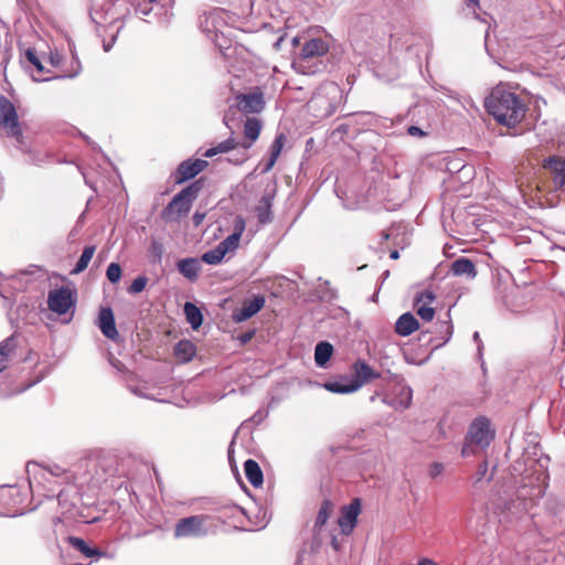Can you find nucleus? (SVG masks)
<instances>
[{
    "mask_svg": "<svg viewBox=\"0 0 565 565\" xmlns=\"http://www.w3.org/2000/svg\"><path fill=\"white\" fill-rule=\"evenodd\" d=\"M416 313L424 321H431L435 316V309L430 306H415Z\"/></svg>",
    "mask_w": 565,
    "mask_h": 565,
    "instance_id": "obj_43",
    "label": "nucleus"
},
{
    "mask_svg": "<svg viewBox=\"0 0 565 565\" xmlns=\"http://www.w3.org/2000/svg\"><path fill=\"white\" fill-rule=\"evenodd\" d=\"M285 141H286V136L284 134H278L276 136L274 142L270 146V157L264 168L265 172L269 171L275 166V163L281 152Z\"/></svg>",
    "mask_w": 565,
    "mask_h": 565,
    "instance_id": "obj_29",
    "label": "nucleus"
},
{
    "mask_svg": "<svg viewBox=\"0 0 565 565\" xmlns=\"http://www.w3.org/2000/svg\"><path fill=\"white\" fill-rule=\"evenodd\" d=\"M265 305L264 296H256L250 300H245L239 309L233 311V320L243 322L255 316Z\"/></svg>",
    "mask_w": 565,
    "mask_h": 565,
    "instance_id": "obj_17",
    "label": "nucleus"
},
{
    "mask_svg": "<svg viewBox=\"0 0 565 565\" xmlns=\"http://www.w3.org/2000/svg\"><path fill=\"white\" fill-rule=\"evenodd\" d=\"M331 545H332V547H333L335 551H338V550H339V543H338V541H337V539H335V537H332V540H331Z\"/></svg>",
    "mask_w": 565,
    "mask_h": 565,
    "instance_id": "obj_60",
    "label": "nucleus"
},
{
    "mask_svg": "<svg viewBox=\"0 0 565 565\" xmlns=\"http://www.w3.org/2000/svg\"><path fill=\"white\" fill-rule=\"evenodd\" d=\"M106 277L111 284H117L121 278V267L118 263H110L106 270Z\"/></svg>",
    "mask_w": 565,
    "mask_h": 565,
    "instance_id": "obj_40",
    "label": "nucleus"
},
{
    "mask_svg": "<svg viewBox=\"0 0 565 565\" xmlns=\"http://www.w3.org/2000/svg\"><path fill=\"white\" fill-rule=\"evenodd\" d=\"M68 544L75 548L76 551L81 552L84 556L88 558H100V557H108L113 558V554H108L107 552H104L97 547L89 546L86 541L82 537L77 536H67Z\"/></svg>",
    "mask_w": 565,
    "mask_h": 565,
    "instance_id": "obj_20",
    "label": "nucleus"
},
{
    "mask_svg": "<svg viewBox=\"0 0 565 565\" xmlns=\"http://www.w3.org/2000/svg\"><path fill=\"white\" fill-rule=\"evenodd\" d=\"M390 257L392 259H397L399 257V252L396 250V249L392 250L391 254H390Z\"/></svg>",
    "mask_w": 565,
    "mask_h": 565,
    "instance_id": "obj_59",
    "label": "nucleus"
},
{
    "mask_svg": "<svg viewBox=\"0 0 565 565\" xmlns=\"http://www.w3.org/2000/svg\"><path fill=\"white\" fill-rule=\"evenodd\" d=\"M71 53H72V57L74 60V62L77 64V66L79 67V60L74 51V49L71 47Z\"/></svg>",
    "mask_w": 565,
    "mask_h": 565,
    "instance_id": "obj_58",
    "label": "nucleus"
},
{
    "mask_svg": "<svg viewBox=\"0 0 565 565\" xmlns=\"http://www.w3.org/2000/svg\"><path fill=\"white\" fill-rule=\"evenodd\" d=\"M220 151L217 150V146L209 148L204 153L203 157L205 158H212L216 154H218Z\"/></svg>",
    "mask_w": 565,
    "mask_h": 565,
    "instance_id": "obj_55",
    "label": "nucleus"
},
{
    "mask_svg": "<svg viewBox=\"0 0 565 565\" xmlns=\"http://www.w3.org/2000/svg\"><path fill=\"white\" fill-rule=\"evenodd\" d=\"M494 437L490 428V420L487 417L476 418L469 426L465 444L461 449L462 457L476 455V448H487Z\"/></svg>",
    "mask_w": 565,
    "mask_h": 565,
    "instance_id": "obj_6",
    "label": "nucleus"
},
{
    "mask_svg": "<svg viewBox=\"0 0 565 565\" xmlns=\"http://www.w3.org/2000/svg\"><path fill=\"white\" fill-rule=\"evenodd\" d=\"M223 121H224V124L226 125V127L231 128V126H230V119H228V116H227V115H225V116H224Z\"/></svg>",
    "mask_w": 565,
    "mask_h": 565,
    "instance_id": "obj_64",
    "label": "nucleus"
},
{
    "mask_svg": "<svg viewBox=\"0 0 565 565\" xmlns=\"http://www.w3.org/2000/svg\"><path fill=\"white\" fill-rule=\"evenodd\" d=\"M0 296L4 299L10 298V292L8 291L7 286L2 281H0Z\"/></svg>",
    "mask_w": 565,
    "mask_h": 565,
    "instance_id": "obj_56",
    "label": "nucleus"
},
{
    "mask_svg": "<svg viewBox=\"0 0 565 565\" xmlns=\"http://www.w3.org/2000/svg\"><path fill=\"white\" fill-rule=\"evenodd\" d=\"M129 390L132 394L137 395V396H140V397H143V398H150L149 395H147L146 393H143L139 387L137 386H131L129 385Z\"/></svg>",
    "mask_w": 565,
    "mask_h": 565,
    "instance_id": "obj_54",
    "label": "nucleus"
},
{
    "mask_svg": "<svg viewBox=\"0 0 565 565\" xmlns=\"http://www.w3.org/2000/svg\"><path fill=\"white\" fill-rule=\"evenodd\" d=\"M318 294L321 301H334L338 299L337 289L332 288L329 280H322L319 278Z\"/></svg>",
    "mask_w": 565,
    "mask_h": 565,
    "instance_id": "obj_33",
    "label": "nucleus"
},
{
    "mask_svg": "<svg viewBox=\"0 0 565 565\" xmlns=\"http://www.w3.org/2000/svg\"><path fill=\"white\" fill-rule=\"evenodd\" d=\"M505 306L512 312H519L520 311L519 309H516L514 306L510 305L509 302H507Z\"/></svg>",
    "mask_w": 565,
    "mask_h": 565,
    "instance_id": "obj_62",
    "label": "nucleus"
},
{
    "mask_svg": "<svg viewBox=\"0 0 565 565\" xmlns=\"http://www.w3.org/2000/svg\"><path fill=\"white\" fill-rule=\"evenodd\" d=\"M548 473L542 471L539 473L536 481L537 483L524 484L518 490V498L522 500L535 501L544 497L547 489Z\"/></svg>",
    "mask_w": 565,
    "mask_h": 565,
    "instance_id": "obj_16",
    "label": "nucleus"
},
{
    "mask_svg": "<svg viewBox=\"0 0 565 565\" xmlns=\"http://www.w3.org/2000/svg\"><path fill=\"white\" fill-rule=\"evenodd\" d=\"M26 472L32 492L43 490L41 493L43 497L47 499L57 498L58 502H61L64 492L57 488L63 483L78 484L79 480L77 472L63 469L57 465L45 468L35 462H29Z\"/></svg>",
    "mask_w": 565,
    "mask_h": 565,
    "instance_id": "obj_2",
    "label": "nucleus"
},
{
    "mask_svg": "<svg viewBox=\"0 0 565 565\" xmlns=\"http://www.w3.org/2000/svg\"><path fill=\"white\" fill-rule=\"evenodd\" d=\"M329 51V42L321 38H312L305 42L300 49L294 67L302 74H315L320 67L315 64V60L324 56Z\"/></svg>",
    "mask_w": 565,
    "mask_h": 565,
    "instance_id": "obj_5",
    "label": "nucleus"
},
{
    "mask_svg": "<svg viewBox=\"0 0 565 565\" xmlns=\"http://www.w3.org/2000/svg\"><path fill=\"white\" fill-rule=\"evenodd\" d=\"M440 332L444 333L443 341L435 344L434 349L445 345L451 339L454 327L449 320L440 322Z\"/></svg>",
    "mask_w": 565,
    "mask_h": 565,
    "instance_id": "obj_39",
    "label": "nucleus"
},
{
    "mask_svg": "<svg viewBox=\"0 0 565 565\" xmlns=\"http://www.w3.org/2000/svg\"><path fill=\"white\" fill-rule=\"evenodd\" d=\"M413 391L404 383L403 379H398L394 388V396H384L382 402L396 411H405L412 404Z\"/></svg>",
    "mask_w": 565,
    "mask_h": 565,
    "instance_id": "obj_13",
    "label": "nucleus"
},
{
    "mask_svg": "<svg viewBox=\"0 0 565 565\" xmlns=\"http://www.w3.org/2000/svg\"><path fill=\"white\" fill-rule=\"evenodd\" d=\"M209 162L203 159H188L182 161L173 173L175 184H182L201 173Z\"/></svg>",
    "mask_w": 565,
    "mask_h": 565,
    "instance_id": "obj_14",
    "label": "nucleus"
},
{
    "mask_svg": "<svg viewBox=\"0 0 565 565\" xmlns=\"http://www.w3.org/2000/svg\"><path fill=\"white\" fill-rule=\"evenodd\" d=\"M245 227H246V222H245L244 217L241 216V215H237L234 218L233 233L232 234H236V236L241 239V236L243 235V233L245 231Z\"/></svg>",
    "mask_w": 565,
    "mask_h": 565,
    "instance_id": "obj_45",
    "label": "nucleus"
},
{
    "mask_svg": "<svg viewBox=\"0 0 565 565\" xmlns=\"http://www.w3.org/2000/svg\"><path fill=\"white\" fill-rule=\"evenodd\" d=\"M164 253L163 244L158 239H152L148 249V257L151 264H161Z\"/></svg>",
    "mask_w": 565,
    "mask_h": 565,
    "instance_id": "obj_34",
    "label": "nucleus"
},
{
    "mask_svg": "<svg viewBox=\"0 0 565 565\" xmlns=\"http://www.w3.org/2000/svg\"><path fill=\"white\" fill-rule=\"evenodd\" d=\"M267 416V413H264L263 411H258L256 412L253 416H252V420L255 423V424H259L263 422V419Z\"/></svg>",
    "mask_w": 565,
    "mask_h": 565,
    "instance_id": "obj_51",
    "label": "nucleus"
},
{
    "mask_svg": "<svg viewBox=\"0 0 565 565\" xmlns=\"http://www.w3.org/2000/svg\"><path fill=\"white\" fill-rule=\"evenodd\" d=\"M147 282H148L147 277L138 276L137 278H135L132 280L130 286L128 287V292L132 294V295L141 292L146 288Z\"/></svg>",
    "mask_w": 565,
    "mask_h": 565,
    "instance_id": "obj_41",
    "label": "nucleus"
},
{
    "mask_svg": "<svg viewBox=\"0 0 565 565\" xmlns=\"http://www.w3.org/2000/svg\"><path fill=\"white\" fill-rule=\"evenodd\" d=\"M487 473H488V461L483 460L478 465L477 471L472 476V486L476 488H479V487H481L483 481L490 482L492 479V475L487 477Z\"/></svg>",
    "mask_w": 565,
    "mask_h": 565,
    "instance_id": "obj_35",
    "label": "nucleus"
},
{
    "mask_svg": "<svg viewBox=\"0 0 565 565\" xmlns=\"http://www.w3.org/2000/svg\"><path fill=\"white\" fill-rule=\"evenodd\" d=\"M360 512L361 500L359 498L353 499L350 504L341 508L338 524L343 535H350L352 533L353 529L356 526Z\"/></svg>",
    "mask_w": 565,
    "mask_h": 565,
    "instance_id": "obj_12",
    "label": "nucleus"
},
{
    "mask_svg": "<svg viewBox=\"0 0 565 565\" xmlns=\"http://www.w3.org/2000/svg\"><path fill=\"white\" fill-rule=\"evenodd\" d=\"M76 297L72 289L60 287L49 291L47 307L51 311L62 316L75 307Z\"/></svg>",
    "mask_w": 565,
    "mask_h": 565,
    "instance_id": "obj_10",
    "label": "nucleus"
},
{
    "mask_svg": "<svg viewBox=\"0 0 565 565\" xmlns=\"http://www.w3.org/2000/svg\"><path fill=\"white\" fill-rule=\"evenodd\" d=\"M257 218L260 224L271 222V203L268 196H263L259 205L256 207Z\"/></svg>",
    "mask_w": 565,
    "mask_h": 565,
    "instance_id": "obj_32",
    "label": "nucleus"
},
{
    "mask_svg": "<svg viewBox=\"0 0 565 565\" xmlns=\"http://www.w3.org/2000/svg\"><path fill=\"white\" fill-rule=\"evenodd\" d=\"M450 270L454 276H466L469 279H473L477 276L475 263L467 257H460L454 260Z\"/></svg>",
    "mask_w": 565,
    "mask_h": 565,
    "instance_id": "obj_22",
    "label": "nucleus"
},
{
    "mask_svg": "<svg viewBox=\"0 0 565 565\" xmlns=\"http://www.w3.org/2000/svg\"><path fill=\"white\" fill-rule=\"evenodd\" d=\"M333 354V347L327 341L319 342L315 348V362L319 367H324Z\"/></svg>",
    "mask_w": 565,
    "mask_h": 565,
    "instance_id": "obj_27",
    "label": "nucleus"
},
{
    "mask_svg": "<svg viewBox=\"0 0 565 565\" xmlns=\"http://www.w3.org/2000/svg\"><path fill=\"white\" fill-rule=\"evenodd\" d=\"M333 510V504L330 500L326 499L322 501L316 521L313 525V531L319 532L324 524L327 523L328 519L330 518V514Z\"/></svg>",
    "mask_w": 565,
    "mask_h": 565,
    "instance_id": "obj_30",
    "label": "nucleus"
},
{
    "mask_svg": "<svg viewBox=\"0 0 565 565\" xmlns=\"http://www.w3.org/2000/svg\"><path fill=\"white\" fill-rule=\"evenodd\" d=\"M151 2H139L135 9L136 13H139L141 15H148L152 11V7L150 6Z\"/></svg>",
    "mask_w": 565,
    "mask_h": 565,
    "instance_id": "obj_47",
    "label": "nucleus"
},
{
    "mask_svg": "<svg viewBox=\"0 0 565 565\" xmlns=\"http://www.w3.org/2000/svg\"><path fill=\"white\" fill-rule=\"evenodd\" d=\"M444 471V465L440 462H434L429 467V476L436 478Z\"/></svg>",
    "mask_w": 565,
    "mask_h": 565,
    "instance_id": "obj_48",
    "label": "nucleus"
},
{
    "mask_svg": "<svg viewBox=\"0 0 565 565\" xmlns=\"http://www.w3.org/2000/svg\"><path fill=\"white\" fill-rule=\"evenodd\" d=\"M106 14H108V12ZM89 15H90V19L93 20V22H95L96 24H103V23H106V22L111 23V22H114V21H116L118 19V18H116L114 15H111L110 19H108L107 15L98 17L99 13L97 11H90Z\"/></svg>",
    "mask_w": 565,
    "mask_h": 565,
    "instance_id": "obj_46",
    "label": "nucleus"
},
{
    "mask_svg": "<svg viewBox=\"0 0 565 565\" xmlns=\"http://www.w3.org/2000/svg\"><path fill=\"white\" fill-rule=\"evenodd\" d=\"M203 185L204 180L201 178L183 188L173 196L171 202L163 210V218L179 220L181 216L188 214L191 210L192 202L198 198L200 191L203 189Z\"/></svg>",
    "mask_w": 565,
    "mask_h": 565,
    "instance_id": "obj_7",
    "label": "nucleus"
},
{
    "mask_svg": "<svg viewBox=\"0 0 565 565\" xmlns=\"http://www.w3.org/2000/svg\"><path fill=\"white\" fill-rule=\"evenodd\" d=\"M183 310L186 321L190 323L191 328L193 330H198L203 323V315L200 308L188 301L184 303Z\"/></svg>",
    "mask_w": 565,
    "mask_h": 565,
    "instance_id": "obj_28",
    "label": "nucleus"
},
{
    "mask_svg": "<svg viewBox=\"0 0 565 565\" xmlns=\"http://www.w3.org/2000/svg\"><path fill=\"white\" fill-rule=\"evenodd\" d=\"M237 148H241V142L236 141L233 137H230L217 145L220 153H227Z\"/></svg>",
    "mask_w": 565,
    "mask_h": 565,
    "instance_id": "obj_42",
    "label": "nucleus"
},
{
    "mask_svg": "<svg viewBox=\"0 0 565 565\" xmlns=\"http://www.w3.org/2000/svg\"><path fill=\"white\" fill-rule=\"evenodd\" d=\"M0 128L8 136L19 138L22 135L14 105L4 96L0 97Z\"/></svg>",
    "mask_w": 565,
    "mask_h": 565,
    "instance_id": "obj_9",
    "label": "nucleus"
},
{
    "mask_svg": "<svg viewBox=\"0 0 565 565\" xmlns=\"http://www.w3.org/2000/svg\"><path fill=\"white\" fill-rule=\"evenodd\" d=\"M7 492H8L9 497H14V494L19 493L18 489L12 488V487L10 489H8Z\"/></svg>",
    "mask_w": 565,
    "mask_h": 565,
    "instance_id": "obj_57",
    "label": "nucleus"
},
{
    "mask_svg": "<svg viewBox=\"0 0 565 565\" xmlns=\"http://www.w3.org/2000/svg\"><path fill=\"white\" fill-rule=\"evenodd\" d=\"M253 335H254V331L244 332V333L238 335V340L243 344H245V343H247V342H249L252 340Z\"/></svg>",
    "mask_w": 565,
    "mask_h": 565,
    "instance_id": "obj_52",
    "label": "nucleus"
},
{
    "mask_svg": "<svg viewBox=\"0 0 565 565\" xmlns=\"http://www.w3.org/2000/svg\"><path fill=\"white\" fill-rule=\"evenodd\" d=\"M245 476L253 487H260L264 482V475L258 462L247 459L244 462Z\"/></svg>",
    "mask_w": 565,
    "mask_h": 565,
    "instance_id": "obj_25",
    "label": "nucleus"
},
{
    "mask_svg": "<svg viewBox=\"0 0 565 565\" xmlns=\"http://www.w3.org/2000/svg\"><path fill=\"white\" fill-rule=\"evenodd\" d=\"M262 130V122L256 117L247 118L244 124V135L246 140L241 142L242 151L238 152L236 158H228L227 160L234 164L244 163L247 158V150L253 146V143L258 139Z\"/></svg>",
    "mask_w": 565,
    "mask_h": 565,
    "instance_id": "obj_11",
    "label": "nucleus"
},
{
    "mask_svg": "<svg viewBox=\"0 0 565 565\" xmlns=\"http://www.w3.org/2000/svg\"><path fill=\"white\" fill-rule=\"evenodd\" d=\"M484 108L499 124L509 128L523 120L526 105L504 86L494 87L484 99Z\"/></svg>",
    "mask_w": 565,
    "mask_h": 565,
    "instance_id": "obj_3",
    "label": "nucleus"
},
{
    "mask_svg": "<svg viewBox=\"0 0 565 565\" xmlns=\"http://www.w3.org/2000/svg\"><path fill=\"white\" fill-rule=\"evenodd\" d=\"M408 135L411 136H423L424 131L417 126H409L407 129Z\"/></svg>",
    "mask_w": 565,
    "mask_h": 565,
    "instance_id": "obj_53",
    "label": "nucleus"
},
{
    "mask_svg": "<svg viewBox=\"0 0 565 565\" xmlns=\"http://www.w3.org/2000/svg\"><path fill=\"white\" fill-rule=\"evenodd\" d=\"M25 57L36 68L39 73L44 72V66L33 49H28L25 51Z\"/></svg>",
    "mask_w": 565,
    "mask_h": 565,
    "instance_id": "obj_44",
    "label": "nucleus"
},
{
    "mask_svg": "<svg viewBox=\"0 0 565 565\" xmlns=\"http://www.w3.org/2000/svg\"><path fill=\"white\" fill-rule=\"evenodd\" d=\"M419 328V322L411 312L403 313L395 323V332L401 337H408Z\"/></svg>",
    "mask_w": 565,
    "mask_h": 565,
    "instance_id": "obj_21",
    "label": "nucleus"
},
{
    "mask_svg": "<svg viewBox=\"0 0 565 565\" xmlns=\"http://www.w3.org/2000/svg\"><path fill=\"white\" fill-rule=\"evenodd\" d=\"M90 473L79 476L78 486L92 484L105 487L106 489L127 490L128 470L124 459L114 455H104L96 459H89L81 465Z\"/></svg>",
    "mask_w": 565,
    "mask_h": 565,
    "instance_id": "obj_1",
    "label": "nucleus"
},
{
    "mask_svg": "<svg viewBox=\"0 0 565 565\" xmlns=\"http://www.w3.org/2000/svg\"><path fill=\"white\" fill-rule=\"evenodd\" d=\"M51 77H38V76H33V81L35 82H46V81H50Z\"/></svg>",
    "mask_w": 565,
    "mask_h": 565,
    "instance_id": "obj_61",
    "label": "nucleus"
},
{
    "mask_svg": "<svg viewBox=\"0 0 565 565\" xmlns=\"http://www.w3.org/2000/svg\"><path fill=\"white\" fill-rule=\"evenodd\" d=\"M178 270L181 275L188 278L190 281H195L199 278L201 265L196 258H183L177 264Z\"/></svg>",
    "mask_w": 565,
    "mask_h": 565,
    "instance_id": "obj_23",
    "label": "nucleus"
},
{
    "mask_svg": "<svg viewBox=\"0 0 565 565\" xmlns=\"http://www.w3.org/2000/svg\"><path fill=\"white\" fill-rule=\"evenodd\" d=\"M436 299V296L433 290L425 289L416 292L414 297V306H430V303Z\"/></svg>",
    "mask_w": 565,
    "mask_h": 565,
    "instance_id": "obj_37",
    "label": "nucleus"
},
{
    "mask_svg": "<svg viewBox=\"0 0 565 565\" xmlns=\"http://www.w3.org/2000/svg\"><path fill=\"white\" fill-rule=\"evenodd\" d=\"M225 253H223V250L216 246L215 248L211 249V250H207L205 252L201 259L202 262H204L205 264H209V265H217L220 264L223 258L225 257Z\"/></svg>",
    "mask_w": 565,
    "mask_h": 565,
    "instance_id": "obj_36",
    "label": "nucleus"
},
{
    "mask_svg": "<svg viewBox=\"0 0 565 565\" xmlns=\"http://www.w3.org/2000/svg\"><path fill=\"white\" fill-rule=\"evenodd\" d=\"M98 328L109 340H116L119 333L116 328L115 316L110 307H103L98 313Z\"/></svg>",
    "mask_w": 565,
    "mask_h": 565,
    "instance_id": "obj_18",
    "label": "nucleus"
},
{
    "mask_svg": "<svg viewBox=\"0 0 565 565\" xmlns=\"http://www.w3.org/2000/svg\"><path fill=\"white\" fill-rule=\"evenodd\" d=\"M543 166L553 174L555 190H561L565 185V159L552 156L544 160Z\"/></svg>",
    "mask_w": 565,
    "mask_h": 565,
    "instance_id": "obj_19",
    "label": "nucleus"
},
{
    "mask_svg": "<svg viewBox=\"0 0 565 565\" xmlns=\"http://www.w3.org/2000/svg\"><path fill=\"white\" fill-rule=\"evenodd\" d=\"M353 377H343L337 381L327 382L323 386L327 391L335 394H350L356 392L364 384L379 379L381 374L373 370L364 360H356L352 365Z\"/></svg>",
    "mask_w": 565,
    "mask_h": 565,
    "instance_id": "obj_4",
    "label": "nucleus"
},
{
    "mask_svg": "<svg viewBox=\"0 0 565 565\" xmlns=\"http://www.w3.org/2000/svg\"><path fill=\"white\" fill-rule=\"evenodd\" d=\"M205 216H206L205 212L195 211L194 214L192 215L193 225L194 226L201 225L202 222L204 221Z\"/></svg>",
    "mask_w": 565,
    "mask_h": 565,
    "instance_id": "obj_49",
    "label": "nucleus"
},
{
    "mask_svg": "<svg viewBox=\"0 0 565 565\" xmlns=\"http://www.w3.org/2000/svg\"><path fill=\"white\" fill-rule=\"evenodd\" d=\"M468 7L477 6L479 0H466Z\"/></svg>",
    "mask_w": 565,
    "mask_h": 565,
    "instance_id": "obj_63",
    "label": "nucleus"
},
{
    "mask_svg": "<svg viewBox=\"0 0 565 565\" xmlns=\"http://www.w3.org/2000/svg\"><path fill=\"white\" fill-rule=\"evenodd\" d=\"M237 109L244 114H258L265 108L264 94L257 89L236 96Z\"/></svg>",
    "mask_w": 565,
    "mask_h": 565,
    "instance_id": "obj_15",
    "label": "nucleus"
},
{
    "mask_svg": "<svg viewBox=\"0 0 565 565\" xmlns=\"http://www.w3.org/2000/svg\"><path fill=\"white\" fill-rule=\"evenodd\" d=\"M472 339L477 343L478 354L481 356L482 355L483 344H482V341H481V338H480V334H479L478 331L473 332Z\"/></svg>",
    "mask_w": 565,
    "mask_h": 565,
    "instance_id": "obj_50",
    "label": "nucleus"
},
{
    "mask_svg": "<svg viewBox=\"0 0 565 565\" xmlns=\"http://www.w3.org/2000/svg\"><path fill=\"white\" fill-rule=\"evenodd\" d=\"M196 354V347L190 340H181L174 347V356L182 363L190 362Z\"/></svg>",
    "mask_w": 565,
    "mask_h": 565,
    "instance_id": "obj_26",
    "label": "nucleus"
},
{
    "mask_svg": "<svg viewBox=\"0 0 565 565\" xmlns=\"http://www.w3.org/2000/svg\"><path fill=\"white\" fill-rule=\"evenodd\" d=\"M239 238L236 234H231L222 242L217 244V246L223 250V253L227 254L228 252H233L238 247Z\"/></svg>",
    "mask_w": 565,
    "mask_h": 565,
    "instance_id": "obj_38",
    "label": "nucleus"
},
{
    "mask_svg": "<svg viewBox=\"0 0 565 565\" xmlns=\"http://www.w3.org/2000/svg\"><path fill=\"white\" fill-rule=\"evenodd\" d=\"M206 516L198 514L180 519L173 531L174 539L203 537L207 534Z\"/></svg>",
    "mask_w": 565,
    "mask_h": 565,
    "instance_id": "obj_8",
    "label": "nucleus"
},
{
    "mask_svg": "<svg viewBox=\"0 0 565 565\" xmlns=\"http://www.w3.org/2000/svg\"><path fill=\"white\" fill-rule=\"evenodd\" d=\"M15 349L17 339L14 335L8 337L0 342V373L7 369Z\"/></svg>",
    "mask_w": 565,
    "mask_h": 565,
    "instance_id": "obj_24",
    "label": "nucleus"
},
{
    "mask_svg": "<svg viewBox=\"0 0 565 565\" xmlns=\"http://www.w3.org/2000/svg\"><path fill=\"white\" fill-rule=\"evenodd\" d=\"M95 249L96 248L93 245L84 247L82 255L79 256L77 263L75 264V267L72 270V274H79L87 268L89 262L92 260L95 254Z\"/></svg>",
    "mask_w": 565,
    "mask_h": 565,
    "instance_id": "obj_31",
    "label": "nucleus"
}]
</instances>
